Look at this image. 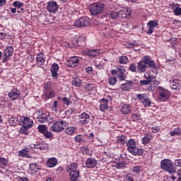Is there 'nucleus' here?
<instances>
[{"label": "nucleus", "mask_w": 181, "mask_h": 181, "mask_svg": "<svg viewBox=\"0 0 181 181\" xmlns=\"http://www.w3.org/2000/svg\"><path fill=\"white\" fill-rule=\"evenodd\" d=\"M148 67L150 69H155L156 67V64H155V61L152 60L151 57L148 56H145L139 62H138L137 71L139 73H145Z\"/></svg>", "instance_id": "obj_1"}, {"label": "nucleus", "mask_w": 181, "mask_h": 181, "mask_svg": "<svg viewBox=\"0 0 181 181\" xmlns=\"http://www.w3.org/2000/svg\"><path fill=\"white\" fill-rule=\"evenodd\" d=\"M105 5L101 2H95L89 5V11L91 15L94 16H98L100 15L104 11Z\"/></svg>", "instance_id": "obj_2"}, {"label": "nucleus", "mask_w": 181, "mask_h": 181, "mask_svg": "<svg viewBox=\"0 0 181 181\" xmlns=\"http://www.w3.org/2000/svg\"><path fill=\"white\" fill-rule=\"evenodd\" d=\"M127 151L132 153V155H134V156H136V155H144V151L141 148H136V144L135 143V140L134 139H129L127 142Z\"/></svg>", "instance_id": "obj_3"}, {"label": "nucleus", "mask_w": 181, "mask_h": 181, "mask_svg": "<svg viewBox=\"0 0 181 181\" xmlns=\"http://www.w3.org/2000/svg\"><path fill=\"white\" fill-rule=\"evenodd\" d=\"M160 168L163 170H165L170 173V175H173L176 173V169H175V165L172 163V161L169 159H164L160 162Z\"/></svg>", "instance_id": "obj_4"}, {"label": "nucleus", "mask_w": 181, "mask_h": 181, "mask_svg": "<svg viewBox=\"0 0 181 181\" xmlns=\"http://www.w3.org/2000/svg\"><path fill=\"white\" fill-rule=\"evenodd\" d=\"M66 127H67V122L63 119H59L52 124L51 130L52 132H63Z\"/></svg>", "instance_id": "obj_5"}, {"label": "nucleus", "mask_w": 181, "mask_h": 181, "mask_svg": "<svg viewBox=\"0 0 181 181\" xmlns=\"http://www.w3.org/2000/svg\"><path fill=\"white\" fill-rule=\"evenodd\" d=\"M158 101H168L169 97H170V92L167 89H165L160 86L158 88Z\"/></svg>", "instance_id": "obj_6"}, {"label": "nucleus", "mask_w": 181, "mask_h": 181, "mask_svg": "<svg viewBox=\"0 0 181 181\" xmlns=\"http://www.w3.org/2000/svg\"><path fill=\"white\" fill-rule=\"evenodd\" d=\"M145 80H141L139 81L140 86H149L155 78H156V76L151 74L148 71L146 72L144 74Z\"/></svg>", "instance_id": "obj_7"}, {"label": "nucleus", "mask_w": 181, "mask_h": 181, "mask_svg": "<svg viewBox=\"0 0 181 181\" xmlns=\"http://www.w3.org/2000/svg\"><path fill=\"white\" fill-rule=\"evenodd\" d=\"M90 25V21L87 17H82L76 21L74 25L76 28H87Z\"/></svg>", "instance_id": "obj_8"}, {"label": "nucleus", "mask_w": 181, "mask_h": 181, "mask_svg": "<svg viewBox=\"0 0 181 181\" xmlns=\"http://www.w3.org/2000/svg\"><path fill=\"white\" fill-rule=\"evenodd\" d=\"M13 54V47L9 46L6 47V49L4 50V57L2 62L6 63L8 60H9V57Z\"/></svg>", "instance_id": "obj_9"}, {"label": "nucleus", "mask_w": 181, "mask_h": 181, "mask_svg": "<svg viewBox=\"0 0 181 181\" xmlns=\"http://www.w3.org/2000/svg\"><path fill=\"white\" fill-rule=\"evenodd\" d=\"M159 25L158 20H151L147 23L148 30L146 31L147 35H152L153 30Z\"/></svg>", "instance_id": "obj_10"}, {"label": "nucleus", "mask_w": 181, "mask_h": 181, "mask_svg": "<svg viewBox=\"0 0 181 181\" xmlns=\"http://www.w3.org/2000/svg\"><path fill=\"white\" fill-rule=\"evenodd\" d=\"M59 9V5L56 1H49L47 4V10L51 13H56Z\"/></svg>", "instance_id": "obj_11"}, {"label": "nucleus", "mask_w": 181, "mask_h": 181, "mask_svg": "<svg viewBox=\"0 0 181 181\" xmlns=\"http://www.w3.org/2000/svg\"><path fill=\"white\" fill-rule=\"evenodd\" d=\"M34 118H36L37 122H40V124H43L47 121L48 117L46 113H40V112H39L38 113L34 114Z\"/></svg>", "instance_id": "obj_12"}, {"label": "nucleus", "mask_w": 181, "mask_h": 181, "mask_svg": "<svg viewBox=\"0 0 181 181\" xmlns=\"http://www.w3.org/2000/svg\"><path fill=\"white\" fill-rule=\"evenodd\" d=\"M79 124L81 125H87L90 122V115L86 112H83L79 115Z\"/></svg>", "instance_id": "obj_13"}, {"label": "nucleus", "mask_w": 181, "mask_h": 181, "mask_svg": "<svg viewBox=\"0 0 181 181\" xmlns=\"http://www.w3.org/2000/svg\"><path fill=\"white\" fill-rule=\"evenodd\" d=\"M78 57H71L66 62L68 67H77L78 66Z\"/></svg>", "instance_id": "obj_14"}, {"label": "nucleus", "mask_w": 181, "mask_h": 181, "mask_svg": "<svg viewBox=\"0 0 181 181\" xmlns=\"http://www.w3.org/2000/svg\"><path fill=\"white\" fill-rule=\"evenodd\" d=\"M20 95L21 90L18 89L14 88L8 93V97L11 100V101H15V100H18Z\"/></svg>", "instance_id": "obj_15"}, {"label": "nucleus", "mask_w": 181, "mask_h": 181, "mask_svg": "<svg viewBox=\"0 0 181 181\" xmlns=\"http://www.w3.org/2000/svg\"><path fill=\"white\" fill-rule=\"evenodd\" d=\"M170 86L172 90H175L176 91H179L181 88L180 83L177 79H175V78L170 80Z\"/></svg>", "instance_id": "obj_16"}, {"label": "nucleus", "mask_w": 181, "mask_h": 181, "mask_svg": "<svg viewBox=\"0 0 181 181\" xmlns=\"http://www.w3.org/2000/svg\"><path fill=\"white\" fill-rule=\"evenodd\" d=\"M86 168L93 169L97 166V160L93 158H88L86 161Z\"/></svg>", "instance_id": "obj_17"}, {"label": "nucleus", "mask_w": 181, "mask_h": 181, "mask_svg": "<svg viewBox=\"0 0 181 181\" xmlns=\"http://www.w3.org/2000/svg\"><path fill=\"white\" fill-rule=\"evenodd\" d=\"M50 71L52 73V78H57L59 74H57V71H59V64L57 63H54L51 66Z\"/></svg>", "instance_id": "obj_18"}, {"label": "nucleus", "mask_w": 181, "mask_h": 181, "mask_svg": "<svg viewBox=\"0 0 181 181\" xmlns=\"http://www.w3.org/2000/svg\"><path fill=\"white\" fill-rule=\"evenodd\" d=\"M35 60L38 66H43V64H45V62H46V59H45V54H43L42 52H40L39 54H37Z\"/></svg>", "instance_id": "obj_19"}, {"label": "nucleus", "mask_w": 181, "mask_h": 181, "mask_svg": "<svg viewBox=\"0 0 181 181\" xmlns=\"http://www.w3.org/2000/svg\"><path fill=\"white\" fill-rule=\"evenodd\" d=\"M69 176H70V180L78 181V177H80V170L70 171Z\"/></svg>", "instance_id": "obj_20"}, {"label": "nucleus", "mask_w": 181, "mask_h": 181, "mask_svg": "<svg viewBox=\"0 0 181 181\" xmlns=\"http://www.w3.org/2000/svg\"><path fill=\"white\" fill-rule=\"evenodd\" d=\"M117 78H119L120 81L125 80V69L121 66L117 67Z\"/></svg>", "instance_id": "obj_21"}, {"label": "nucleus", "mask_w": 181, "mask_h": 181, "mask_svg": "<svg viewBox=\"0 0 181 181\" xmlns=\"http://www.w3.org/2000/svg\"><path fill=\"white\" fill-rule=\"evenodd\" d=\"M19 156L21 158H27L28 159H30L32 156L29 154V148H23L22 150L18 151Z\"/></svg>", "instance_id": "obj_22"}, {"label": "nucleus", "mask_w": 181, "mask_h": 181, "mask_svg": "<svg viewBox=\"0 0 181 181\" xmlns=\"http://www.w3.org/2000/svg\"><path fill=\"white\" fill-rule=\"evenodd\" d=\"M134 86V82L132 81H127L125 83L122 84V90L123 91H129Z\"/></svg>", "instance_id": "obj_23"}, {"label": "nucleus", "mask_w": 181, "mask_h": 181, "mask_svg": "<svg viewBox=\"0 0 181 181\" xmlns=\"http://www.w3.org/2000/svg\"><path fill=\"white\" fill-rule=\"evenodd\" d=\"M23 125L27 127V128H32L33 127V120L27 117H23Z\"/></svg>", "instance_id": "obj_24"}, {"label": "nucleus", "mask_w": 181, "mask_h": 181, "mask_svg": "<svg viewBox=\"0 0 181 181\" xmlns=\"http://www.w3.org/2000/svg\"><path fill=\"white\" fill-rule=\"evenodd\" d=\"M100 111L104 112L107 111L108 108V100L105 98H103L100 100Z\"/></svg>", "instance_id": "obj_25"}, {"label": "nucleus", "mask_w": 181, "mask_h": 181, "mask_svg": "<svg viewBox=\"0 0 181 181\" xmlns=\"http://www.w3.org/2000/svg\"><path fill=\"white\" fill-rule=\"evenodd\" d=\"M170 6L172 7L173 6L174 10H173V13L175 15V16H180L181 15V8L178 7L179 4H175V3H172L170 4Z\"/></svg>", "instance_id": "obj_26"}, {"label": "nucleus", "mask_w": 181, "mask_h": 181, "mask_svg": "<svg viewBox=\"0 0 181 181\" xmlns=\"http://www.w3.org/2000/svg\"><path fill=\"white\" fill-rule=\"evenodd\" d=\"M57 165V159L56 158H52L47 160V166L48 168H54Z\"/></svg>", "instance_id": "obj_27"}, {"label": "nucleus", "mask_w": 181, "mask_h": 181, "mask_svg": "<svg viewBox=\"0 0 181 181\" xmlns=\"http://www.w3.org/2000/svg\"><path fill=\"white\" fill-rule=\"evenodd\" d=\"M121 112L127 115V114H129L131 112V106L129 105H123L121 108Z\"/></svg>", "instance_id": "obj_28"}, {"label": "nucleus", "mask_w": 181, "mask_h": 181, "mask_svg": "<svg viewBox=\"0 0 181 181\" xmlns=\"http://www.w3.org/2000/svg\"><path fill=\"white\" fill-rule=\"evenodd\" d=\"M86 54L90 57H95L100 55V52L98 49H90L86 52Z\"/></svg>", "instance_id": "obj_29"}, {"label": "nucleus", "mask_w": 181, "mask_h": 181, "mask_svg": "<svg viewBox=\"0 0 181 181\" xmlns=\"http://www.w3.org/2000/svg\"><path fill=\"white\" fill-rule=\"evenodd\" d=\"M122 15H125V18H129L131 16V10L127 8H123L119 11Z\"/></svg>", "instance_id": "obj_30"}, {"label": "nucleus", "mask_w": 181, "mask_h": 181, "mask_svg": "<svg viewBox=\"0 0 181 181\" xmlns=\"http://www.w3.org/2000/svg\"><path fill=\"white\" fill-rule=\"evenodd\" d=\"M151 139H152V136H151V135L144 136L141 139V142L144 145H148V144H149V142H151Z\"/></svg>", "instance_id": "obj_31"}, {"label": "nucleus", "mask_w": 181, "mask_h": 181, "mask_svg": "<svg viewBox=\"0 0 181 181\" xmlns=\"http://www.w3.org/2000/svg\"><path fill=\"white\" fill-rule=\"evenodd\" d=\"M119 63L120 64H127L128 63V57L122 55L119 57Z\"/></svg>", "instance_id": "obj_32"}, {"label": "nucleus", "mask_w": 181, "mask_h": 181, "mask_svg": "<svg viewBox=\"0 0 181 181\" xmlns=\"http://www.w3.org/2000/svg\"><path fill=\"white\" fill-rule=\"evenodd\" d=\"M117 144H120V145H124L125 142H127V137L125 136H120L117 139Z\"/></svg>", "instance_id": "obj_33"}, {"label": "nucleus", "mask_w": 181, "mask_h": 181, "mask_svg": "<svg viewBox=\"0 0 181 181\" xmlns=\"http://www.w3.org/2000/svg\"><path fill=\"white\" fill-rule=\"evenodd\" d=\"M30 169L34 173H37V170H39L40 168L37 163H32L30 165Z\"/></svg>", "instance_id": "obj_34"}, {"label": "nucleus", "mask_w": 181, "mask_h": 181, "mask_svg": "<svg viewBox=\"0 0 181 181\" xmlns=\"http://www.w3.org/2000/svg\"><path fill=\"white\" fill-rule=\"evenodd\" d=\"M76 132V127H69L66 129V133L68 135H73Z\"/></svg>", "instance_id": "obj_35"}, {"label": "nucleus", "mask_w": 181, "mask_h": 181, "mask_svg": "<svg viewBox=\"0 0 181 181\" xmlns=\"http://www.w3.org/2000/svg\"><path fill=\"white\" fill-rule=\"evenodd\" d=\"M141 104H143L144 107H151V105L152 104V102L150 100L149 98H146L142 102Z\"/></svg>", "instance_id": "obj_36"}, {"label": "nucleus", "mask_w": 181, "mask_h": 181, "mask_svg": "<svg viewBox=\"0 0 181 181\" xmlns=\"http://www.w3.org/2000/svg\"><path fill=\"white\" fill-rule=\"evenodd\" d=\"M86 91H93L94 90V84L93 83H86L84 86Z\"/></svg>", "instance_id": "obj_37"}, {"label": "nucleus", "mask_w": 181, "mask_h": 181, "mask_svg": "<svg viewBox=\"0 0 181 181\" xmlns=\"http://www.w3.org/2000/svg\"><path fill=\"white\" fill-rule=\"evenodd\" d=\"M8 123L12 127H15L18 124V118L17 117H10L8 119Z\"/></svg>", "instance_id": "obj_38"}, {"label": "nucleus", "mask_w": 181, "mask_h": 181, "mask_svg": "<svg viewBox=\"0 0 181 181\" xmlns=\"http://www.w3.org/2000/svg\"><path fill=\"white\" fill-rule=\"evenodd\" d=\"M54 95H56V92H54V90L47 91L45 93V97L48 99L53 98Z\"/></svg>", "instance_id": "obj_39"}, {"label": "nucleus", "mask_w": 181, "mask_h": 181, "mask_svg": "<svg viewBox=\"0 0 181 181\" xmlns=\"http://www.w3.org/2000/svg\"><path fill=\"white\" fill-rule=\"evenodd\" d=\"M180 132H181V129L177 127L175 128L173 131L170 132V135H171V136H175V135H180Z\"/></svg>", "instance_id": "obj_40"}, {"label": "nucleus", "mask_w": 181, "mask_h": 181, "mask_svg": "<svg viewBox=\"0 0 181 181\" xmlns=\"http://www.w3.org/2000/svg\"><path fill=\"white\" fill-rule=\"evenodd\" d=\"M129 71H132V73H136V70H138V68H136V64L134 63H132L129 66Z\"/></svg>", "instance_id": "obj_41"}, {"label": "nucleus", "mask_w": 181, "mask_h": 181, "mask_svg": "<svg viewBox=\"0 0 181 181\" xmlns=\"http://www.w3.org/2000/svg\"><path fill=\"white\" fill-rule=\"evenodd\" d=\"M109 18L115 20L117 18H119V13H117V11H112L109 13Z\"/></svg>", "instance_id": "obj_42"}, {"label": "nucleus", "mask_w": 181, "mask_h": 181, "mask_svg": "<svg viewBox=\"0 0 181 181\" xmlns=\"http://www.w3.org/2000/svg\"><path fill=\"white\" fill-rule=\"evenodd\" d=\"M76 169H77V163H72L71 165H68L66 168V170H70L71 172V170H77Z\"/></svg>", "instance_id": "obj_43"}, {"label": "nucleus", "mask_w": 181, "mask_h": 181, "mask_svg": "<svg viewBox=\"0 0 181 181\" xmlns=\"http://www.w3.org/2000/svg\"><path fill=\"white\" fill-rule=\"evenodd\" d=\"M8 165V160L5 158L0 157V166L1 168H5Z\"/></svg>", "instance_id": "obj_44"}, {"label": "nucleus", "mask_w": 181, "mask_h": 181, "mask_svg": "<svg viewBox=\"0 0 181 181\" xmlns=\"http://www.w3.org/2000/svg\"><path fill=\"white\" fill-rule=\"evenodd\" d=\"M47 129V127H46V125L45 124L38 125V130H39V132H40L41 134H45Z\"/></svg>", "instance_id": "obj_45"}, {"label": "nucleus", "mask_w": 181, "mask_h": 181, "mask_svg": "<svg viewBox=\"0 0 181 181\" xmlns=\"http://www.w3.org/2000/svg\"><path fill=\"white\" fill-rule=\"evenodd\" d=\"M73 86H75V87H81V80L78 78H75L72 81Z\"/></svg>", "instance_id": "obj_46"}, {"label": "nucleus", "mask_w": 181, "mask_h": 181, "mask_svg": "<svg viewBox=\"0 0 181 181\" xmlns=\"http://www.w3.org/2000/svg\"><path fill=\"white\" fill-rule=\"evenodd\" d=\"M108 83L110 86H115L117 83V78L115 76H112L108 79Z\"/></svg>", "instance_id": "obj_47"}, {"label": "nucleus", "mask_w": 181, "mask_h": 181, "mask_svg": "<svg viewBox=\"0 0 181 181\" xmlns=\"http://www.w3.org/2000/svg\"><path fill=\"white\" fill-rule=\"evenodd\" d=\"M30 127H28L23 124V127L20 129V132L24 135H28V129H30Z\"/></svg>", "instance_id": "obj_48"}, {"label": "nucleus", "mask_w": 181, "mask_h": 181, "mask_svg": "<svg viewBox=\"0 0 181 181\" xmlns=\"http://www.w3.org/2000/svg\"><path fill=\"white\" fill-rule=\"evenodd\" d=\"M44 89L46 90V91H48V90H52V82L44 83Z\"/></svg>", "instance_id": "obj_49"}, {"label": "nucleus", "mask_w": 181, "mask_h": 181, "mask_svg": "<svg viewBox=\"0 0 181 181\" xmlns=\"http://www.w3.org/2000/svg\"><path fill=\"white\" fill-rule=\"evenodd\" d=\"M62 101H63L65 105H69V104H71V100H70V98L67 97L62 98Z\"/></svg>", "instance_id": "obj_50"}, {"label": "nucleus", "mask_w": 181, "mask_h": 181, "mask_svg": "<svg viewBox=\"0 0 181 181\" xmlns=\"http://www.w3.org/2000/svg\"><path fill=\"white\" fill-rule=\"evenodd\" d=\"M13 5L16 8H17V10L19 9V8H23V3H21L19 1H14Z\"/></svg>", "instance_id": "obj_51"}, {"label": "nucleus", "mask_w": 181, "mask_h": 181, "mask_svg": "<svg viewBox=\"0 0 181 181\" xmlns=\"http://www.w3.org/2000/svg\"><path fill=\"white\" fill-rule=\"evenodd\" d=\"M132 119H133V121H139V119H141V115L135 113L132 114Z\"/></svg>", "instance_id": "obj_52"}, {"label": "nucleus", "mask_w": 181, "mask_h": 181, "mask_svg": "<svg viewBox=\"0 0 181 181\" xmlns=\"http://www.w3.org/2000/svg\"><path fill=\"white\" fill-rule=\"evenodd\" d=\"M136 97L138 100H139L140 103H142L144 100V99L146 98V95L144 93L137 94Z\"/></svg>", "instance_id": "obj_53"}, {"label": "nucleus", "mask_w": 181, "mask_h": 181, "mask_svg": "<svg viewBox=\"0 0 181 181\" xmlns=\"http://www.w3.org/2000/svg\"><path fill=\"white\" fill-rule=\"evenodd\" d=\"M141 170H142V167L138 165L134 166L132 169V172H134V173H139Z\"/></svg>", "instance_id": "obj_54"}, {"label": "nucleus", "mask_w": 181, "mask_h": 181, "mask_svg": "<svg viewBox=\"0 0 181 181\" xmlns=\"http://www.w3.org/2000/svg\"><path fill=\"white\" fill-rule=\"evenodd\" d=\"M117 169H122L125 168V161L119 162L116 165Z\"/></svg>", "instance_id": "obj_55"}, {"label": "nucleus", "mask_w": 181, "mask_h": 181, "mask_svg": "<svg viewBox=\"0 0 181 181\" xmlns=\"http://www.w3.org/2000/svg\"><path fill=\"white\" fill-rule=\"evenodd\" d=\"M43 135H44V136H45V138L49 139V138H52L53 133L50 132L49 131H46L45 132H44Z\"/></svg>", "instance_id": "obj_56"}, {"label": "nucleus", "mask_w": 181, "mask_h": 181, "mask_svg": "<svg viewBox=\"0 0 181 181\" xmlns=\"http://www.w3.org/2000/svg\"><path fill=\"white\" fill-rule=\"evenodd\" d=\"M75 142L80 143L83 141V135H77L74 137Z\"/></svg>", "instance_id": "obj_57"}, {"label": "nucleus", "mask_w": 181, "mask_h": 181, "mask_svg": "<svg viewBox=\"0 0 181 181\" xmlns=\"http://www.w3.org/2000/svg\"><path fill=\"white\" fill-rule=\"evenodd\" d=\"M174 165H175V166H177V168H181V159L180 158L175 159L174 160Z\"/></svg>", "instance_id": "obj_58"}, {"label": "nucleus", "mask_w": 181, "mask_h": 181, "mask_svg": "<svg viewBox=\"0 0 181 181\" xmlns=\"http://www.w3.org/2000/svg\"><path fill=\"white\" fill-rule=\"evenodd\" d=\"M151 129L153 134H157V132H159V131H160V129L158 126L153 127L151 128Z\"/></svg>", "instance_id": "obj_59"}, {"label": "nucleus", "mask_w": 181, "mask_h": 181, "mask_svg": "<svg viewBox=\"0 0 181 181\" xmlns=\"http://www.w3.org/2000/svg\"><path fill=\"white\" fill-rule=\"evenodd\" d=\"M49 148L47 144L40 145L39 147L40 151H46Z\"/></svg>", "instance_id": "obj_60"}, {"label": "nucleus", "mask_w": 181, "mask_h": 181, "mask_svg": "<svg viewBox=\"0 0 181 181\" xmlns=\"http://www.w3.org/2000/svg\"><path fill=\"white\" fill-rule=\"evenodd\" d=\"M82 151V153H83V155H87V153H88L90 152V149H88V148H83L81 149Z\"/></svg>", "instance_id": "obj_61"}, {"label": "nucleus", "mask_w": 181, "mask_h": 181, "mask_svg": "<svg viewBox=\"0 0 181 181\" xmlns=\"http://www.w3.org/2000/svg\"><path fill=\"white\" fill-rule=\"evenodd\" d=\"M53 110L55 111V112H57V100L53 101Z\"/></svg>", "instance_id": "obj_62"}, {"label": "nucleus", "mask_w": 181, "mask_h": 181, "mask_svg": "<svg viewBox=\"0 0 181 181\" xmlns=\"http://www.w3.org/2000/svg\"><path fill=\"white\" fill-rule=\"evenodd\" d=\"M0 39L1 40H4V39H6V33H0Z\"/></svg>", "instance_id": "obj_63"}, {"label": "nucleus", "mask_w": 181, "mask_h": 181, "mask_svg": "<svg viewBox=\"0 0 181 181\" xmlns=\"http://www.w3.org/2000/svg\"><path fill=\"white\" fill-rule=\"evenodd\" d=\"M72 45L73 46H74L75 47L78 46V40H76V39H74L72 40Z\"/></svg>", "instance_id": "obj_64"}]
</instances>
